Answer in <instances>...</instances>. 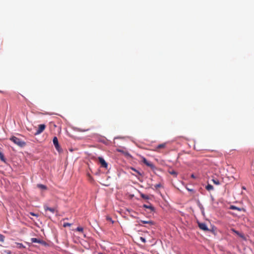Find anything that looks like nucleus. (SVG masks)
Segmentation results:
<instances>
[{"mask_svg": "<svg viewBox=\"0 0 254 254\" xmlns=\"http://www.w3.org/2000/svg\"><path fill=\"white\" fill-rule=\"evenodd\" d=\"M10 140L20 147H23L26 144L24 141H22L21 139L18 138L16 136L11 137L10 138Z\"/></svg>", "mask_w": 254, "mask_h": 254, "instance_id": "f257e3e1", "label": "nucleus"}, {"mask_svg": "<svg viewBox=\"0 0 254 254\" xmlns=\"http://www.w3.org/2000/svg\"><path fill=\"white\" fill-rule=\"evenodd\" d=\"M53 144H54L56 149H57V150L58 152L61 151L62 149L59 144L58 138L56 136H55L53 138Z\"/></svg>", "mask_w": 254, "mask_h": 254, "instance_id": "f03ea898", "label": "nucleus"}, {"mask_svg": "<svg viewBox=\"0 0 254 254\" xmlns=\"http://www.w3.org/2000/svg\"><path fill=\"white\" fill-rule=\"evenodd\" d=\"M46 126L44 124H41L38 126V127L36 132L35 133V135H38L41 133L45 129Z\"/></svg>", "mask_w": 254, "mask_h": 254, "instance_id": "7ed1b4c3", "label": "nucleus"}, {"mask_svg": "<svg viewBox=\"0 0 254 254\" xmlns=\"http://www.w3.org/2000/svg\"><path fill=\"white\" fill-rule=\"evenodd\" d=\"M31 241L32 243H39V244H42L44 246H46L47 245V243L46 242H45L44 241L40 240V239H38L37 238H31Z\"/></svg>", "mask_w": 254, "mask_h": 254, "instance_id": "20e7f679", "label": "nucleus"}, {"mask_svg": "<svg viewBox=\"0 0 254 254\" xmlns=\"http://www.w3.org/2000/svg\"><path fill=\"white\" fill-rule=\"evenodd\" d=\"M198 225L199 228L200 229H201V230H202L203 231H209V229L207 228V225H206V224L205 223H198Z\"/></svg>", "mask_w": 254, "mask_h": 254, "instance_id": "39448f33", "label": "nucleus"}, {"mask_svg": "<svg viewBox=\"0 0 254 254\" xmlns=\"http://www.w3.org/2000/svg\"><path fill=\"white\" fill-rule=\"evenodd\" d=\"M98 159H99V162L100 163L101 166L103 167H104L105 168H107V166H108V164L106 162V161H105V160L102 158V157H99L98 158Z\"/></svg>", "mask_w": 254, "mask_h": 254, "instance_id": "423d86ee", "label": "nucleus"}, {"mask_svg": "<svg viewBox=\"0 0 254 254\" xmlns=\"http://www.w3.org/2000/svg\"><path fill=\"white\" fill-rule=\"evenodd\" d=\"M142 162L147 166H149L151 168H153V164L151 162H149V161H148L144 157H142Z\"/></svg>", "mask_w": 254, "mask_h": 254, "instance_id": "0eeeda50", "label": "nucleus"}, {"mask_svg": "<svg viewBox=\"0 0 254 254\" xmlns=\"http://www.w3.org/2000/svg\"><path fill=\"white\" fill-rule=\"evenodd\" d=\"M44 209L46 211H49L52 213H54L56 211V209L54 208L49 207L47 205H44Z\"/></svg>", "mask_w": 254, "mask_h": 254, "instance_id": "6e6552de", "label": "nucleus"}, {"mask_svg": "<svg viewBox=\"0 0 254 254\" xmlns=\"http://www.w3.org/2000/svg\"><path fill=\"white\" fill-rule=\"evenodd\" d=\"M166 143H162V144H159L156 147L155 149H154V151H158L159 149L164 148L166 147Z\"/></svg>", "mask_w": 254, "mask_h": 254, "instance_id": "1a4fd4ad", "label": "nucleus"}, {"mask_svg": "<svg viewBox=\"0 0 254 254\" xmlns=\"http://www.w3.org/2000/svg\"><path fill=\"white\" fill-rule=\"evenodd\" d=\"M0 160L4 162V163H6V160L4 157L3 153L0 150Z\"/></svg>", "mask_w": 254, "mask_h": 254, "instance_id": "9d476101", "label": "nucleus"}, {"mask_svg": "<svg viewBox=\"0 0 254 254\" xmlns=\"http://www.w3.org/2000/svg\"><path fill=\"white\" fill-rule=\"evenodd\" d=\"M230 209H232V210H236L239 211H241L242 210H243V208H239V207H238L234 205H231L230 207Z\"/></svg>", "mask_w": 254, "mask_h": 254, "instance_id": "9b49d317", "label": "nucleus"}, {"mask_svg": "<svg viewBox=\"0 0 254 254\" xmlns=\"http://www.w3.org/2000/svg\"><path fill=\"white\" fill-rule=\"evenodd\" d=\"M37 186L38 188L42 190H46L47 189V187L46 186L42 184H38Z\"/></svg>", "mask_w": 254, "mask_h": 254, "instance_id": "f8f14e48", "label": "nucleus"}, {"mask_svg": "<svg viewBox=\"0 0 254 254\" xmlns=\"http://www.w3.org/2000/svg\"><path fill=\"white\" fill-rule=\"evenodd\" d=\"M205 189L208 190V191H210V190H213V187L211 185H210V184H208L206 187H205Z\"/></svg>", "mask_w": 254, "mask_h": 254, "instance_id": "ddd939ff", "label": "nucleus"}, {"mask_svg": "<svg viewBox=\"0 0 254 254\" xmlns=\"http://www.w3.org/2000/svg\"><path fill=\"white\" fill-rule=\"evenodd\" d=\"M143 207L146 208H148L151 211H154V207H153L152 205H146V204H144L143 205Z\"/></svg>", "mask_w": 254, "mask_h": 254, "instance_id": "4468645a", "label": "nucleus"}, {"mask_svg": "<svg viewBox=\"0 0 254 254\" xmlns=\"http://www.w3.org/2000/svg\"><path fill=\"white\" fill-rule=\"evenodd\" d=\"M140 196H141V197L142 198H143V199H149V196H148V195H146V194H143V193H140Z\"/></svg>", "mask_w": 254, "mask_h": 254, "instance_id": "2eb2a0df", "label": "nucleus"}, {"mask_svg": "<svg viewBox=\"0 0 254 254\" xmlns=\"http://www.w3.org/2000/svg\"><path fill=\"white\" fill-rule=\"evenodd\" d=\"M169 173L175 177H177V173L174 170L169 171Z\"/></svg>", "mask_w": 254, "mask_h": 254, "instance_id": "dca6fc26", "label": "nucleus"}, {"mask_svg": "<svg viewBox=\"0 0 254 254\" xmlns=\"http://www.w3.org/2000/svg\"><path fill=\"white\" fill-rule=\"evenodd\" d=\"M16 245H17V248H19V249H23V248H25V246H23V245L21 243H16Z\"/></svg>", "mask_w": 254, "mask_h": 254, "instance_id": "f3484780", "label": "nucleus"}, {"mask_svg": "<svg viewBox=\"0 0 254 254\" xmlns=\"http://www.w3.org/2000/svg\"><path fill=\"white\" fill-rule=\"evenodd\" d=\"M212 182L215 185H218L220 184V182L217 179H212Z\"/></svg>", "mask_w": 254, "mask_h": 254, "instance_id": "a211bd4d", "label": "nucleus"}, {"mask_svg": "<svg viewBox=\"0 0 254 254\" xmlns=\"http://www.w3.org/2000/svg\"><path fill=\"white\" fill-rule=\"evenodd\" d=\"M141 223H143V224H152V222L151 221H144V220H141Z\"/></svg>", "mask_w": 254, "mask_h": 254, "instance_id": "6ab92c4d", "label": "nucleus"}, {"mask_svg": "<svg viewBox=\"0 0 254 254\" xmlns=\"http://www.w3.org/2000/svg\"><path fill=\"white\" fill-rule=\"evenodd\" d=\"M232 231H233L235 233H236L237 235H239V236L243 237V236L237 231L235 230L234 229H232Z\"/></svg>", "mask_w": 254, "mask_h": 254, "instance_id": "aec40b11", "label": "nucleus"}, {"mask_svg": "<svg viewBox=\"0 0 254 254\" xmlns=\"http://www.w3.org/2000/svg\"><path fill=\"white\" fill-rule=\"evenodd\" d=\"M136 173L137 174L136 175L135 174H133L134 175H135L136 177H137V176H142V174L138 171H136Z\"/></svg>", "mask_w": 254, "mask_h": 254, "instance_id": "412c9836", "label": "nucleus"}, {"mask_svg": "<svg viewBox=\"0 0 254 254\" xmlns=\"http://www.w3.org/2000/svg\"><path fill=\"white\" fill-rule=\"evenodd\" d=\"M71 225V224L69 223H64L63 224V226L64 227H66L67 226H70Z\"/></svg>", "mask_w": 254, "mask_h": 254, "instance_id": "4be33fe9", "label": "nucleus"}, {"mask_svg": "<svg viewBox=\"0 0 254 254\" xmlns=\"http://www.w3.org/2000/svg\"><path fill=\"white\" fill-rule=\"evenodd\" d=\"M4 240V237L0 234V242H3Z\"/></svg>", "mask_w": 254, "mask_h": 254, "instance_id": "5701e85b", "label": "nucleus"}, {"mask_svg": "<svg viewBox=\"0 0 254 254\" xmlns=\"http://www.w3.org/2000/svg\"><path fill=\"white\" fill-rule=\"evenodd\" d=\"M83 230V229L82 227H78L77 228H76V231H79V232H82Z\"/></svg>", "mask_w": 254, "mask_h": 254, "instance_id": "b1692460", "label": "nucleus"}, {"mask_svg": "<svg viewBox=\"0 0 254 254\" xmlns=\"http://www.w3.org/2000/svg\"><path fill=\"white\" fill-rule=\"evenodd\" d=\"M162 187V185H161V184H156L154 186V187L155 188V189H157L159 188H161Z\"/></svg>", "mask_w": 254, "mask_h": 254, "instance_id": "393cba45", "label": "nucleus"}, {"mask_svg": "<svg viewBox=\"0 0 254 254\" xmlns=\"http://www.w3.org/2000/svg\"><path fill=\"white\" fill-rule=\"evenodd\" d=\"M29 214H30L31 215H32V216H36V217H38V214H35L34 213L32 212H30V213H29Z\"/></svg>", "mask_w": 254, "mask_h": 254, "instance_id": "a878e982", "label": "nucleus"}, {"mask_svg": "<svg viewBox=\"0 0 254 254\" xmlns=\"http://www.w3.org/2000/svg\"><path fill=\"white\" fill-rule=\"evenodd\" d=\"M107 220L108 221L112 222V223L114 222L113 221H112V218L109 216L107 217Z\"/></svg>", "mask_w": 254, "mask_h": 254, "instance_id": "bb28decb", "label": "nucleus"}, {"mask_svg": "<svg viewBox=\"0 0 254 254\" xmlns=\"http://www.w3.org/2000/svg\"><path fill=\"white\" fill-rule=\"evenodd\" d=\"M140 240L144 243H145L146 242V240H145V239L143 238V237H140Z\"/></svg>", "mask_w": 254, "mask_h": 254, "instance_id": "cd10ccee", "label": "nucleus"}, {"mask_svg": "<svg viewBox=\"0 0 254 254\" xmlns=\"http://www.w3.org/2000/svg\"><path fill=\"white\" fill-rule=\"evenodd\" d=\"M191 178H192L193 179H195L196 178V177H195V176H194V174H191Z\"/></svg>", "mask_w": 254, "mask_h": 254, "instance_id": "c85d7f7f", "label": "nucleus"}, {"mask_svg": "<svg viewBox=\"0 0 254 254\" xmlns=\"http://www.w3.org/2000/svg\"><path fill=\"white\" fill-rule=\"evenodd\" d=\"M131 169L133 171H134L135 172H136V171H137V170H136L135 169L133 168H131Z\"/></svg>", "mask_w": 254, "mask_h": 254, "instance_id": "c756f323", "label": "nucleus"}, {"mask_svg": "<svg viewBox=\"0 0 254 254\" xmlns=\"http://www.w3.org/2000/svg\"><path fill=\"white\" fill-rule=\"evenodd\" d=\"M131 169L133 171H134L135 172H136V171H137V170H136L135 169L133 168H131Z\"/></svg>", "mask_w": 254, "mask_h": 254, "instance_id": "7c9ffc66", "label": "nucleus"}, {"mask_svg": "<svg viewBox=\"0 0 254 254\" xmlns=\"http://www.w3.org/2000/svg\"><path fill=\"white\" fill-rule=\"evenodd\" d=\"M117 150H118V152H123V150H121V149H118Z\"/></svg>", "mask_w": 254, "mask_h": 254, "instance_id": "2f4dec72", "label": "nucleus"}, {"mask_svg": "<svg viewBox=\"0 0 254 254\" xmlns=\"http://www.w3.org/2000/svg\"><path fill=\"white\" fill-rule=\"evenodd\" d=\"M126 155H128V153H126Z\"/></svg>", "mask_w": 254, "mask_h": 254, "instance_id": "473e14b6", "label": "nucleus"}]
</instances>
